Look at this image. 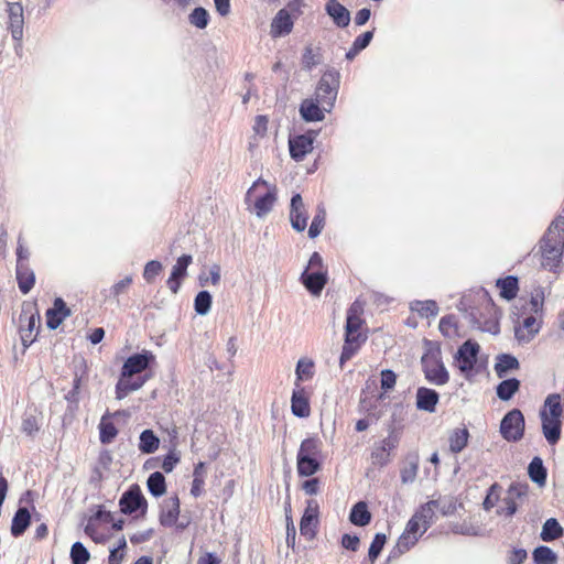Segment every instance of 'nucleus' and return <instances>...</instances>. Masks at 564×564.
I'll return each mask as SVG.
<instances>
[{"label": "nucleus", "mask_w": 564, "mask_h": 564, "mask_svg": "<svg viewBox=\"0 0 564 564\" xmlns=\"http://www.w3.org/2000/svg\"><path fill=\"white\" fill-rule=\"evenodd\" d=\"M438 402L440 393L436 390L426 387L417 388L415 401V406L417 410L425 411L427 413H434Z\"/></svg>", "instance_id": "bb28decb"}, {"label": "nucleus", "mask_w": 564, "mask_h": 564, "mask_svg": "<svg viewBox=\"0 0 564 564\" xmlns=\"http://www.w3.org/2000/svg\"><path fill=\"white\" fill-rule=\"evenodd\" d=\"M410 310L424 318L435 317L440 312L437 302L434 300H414L410 303Z\"/></svg>", "instance_id": "37998d69"}, {"label": "nucleus", "mask_w": 564, "mask_h": 564, "mask_svg": "<svg viewBox=\"0 0 564 564\" xmlns=\"http://www.w3.org/2000/svg\"><path fill=\"white\" fill-rule=\"evenodd\" d=\"M541 329V324L536 325V318L532 315L527 316L522 324L514 326V338L520 345L530 343Z\"/></svg>", "instance_id": "cd10ccee"}, {"label": "nucleus", "mask_w": 564, "mask_h": 564, "mask_svg": "<svg viewBox=\"0 0 564 564\" xmlns=\"http://www.w3.org/2000/svg\"><path fill=\"white\" fill-rule=\"evenodd\" d=\"M362 314L364 303L357 299L347 308L344 336L355 337L356 335H367V333L359 332L365 324V319L361 317Z\"/></svg>", "instance_id": "4468645a"}, {"label": "nucleus", "mask_w": 564, "mask_h": 564, "mask_svg": "<svg viewBox=\"0 0 564 564\" xmlns=\"http://www.w3.org/2000/svg\"><path fill=\"white\" fill-rule=\"evenodd\" d=\"M120 512L126 516L134 514V518H144L148 512V500L141 487L132 484L119 498Z\"/></svg>", "instance_id": "0eeeda50"}, {"label": "nucleus", "mask_w": 564, "mask_h": 564, "mask_svg": "<svg viewBox=\"0 0 564 564\" xmlns=\"http://www.w3.org/2000/svg\"><path fill=\"white\" fill-rule=\"evenodd\" d=\"M423 346H424V352L421 357V364L443 360L440 341L424 338Z\"/></svg>", "instance_id": "a18cd8bd"}, {"label": "nucleus", "mask_w": 564, "mask_h": 564, "mask_svg": "<svg viewBox=\"0 0 564 564\" xmlns=\"http://www.w3.org/2000/svg\"><path fill=\"white\" fill-rule=\"evenodd\" d=\"M399 442V433H395L391 430L390 432H388V436L380 442L379 446L382 448V451L391 453L398 447Z\"/></svg>", "instance_id": "338daca9"}, {"label": "nucleus", "mask_w": 564, "mask_h": 564, "mask_svg": "<svg viewBox=\"0 0 564 564\" xmlns=\"http://www.w3.org/2000/svg\"><path fill=\"white\" fill-rule=\"evenodd\" d=\"M540 257L541 267L557 273L562 268L564 253V216H556L533 249Z\"/></svg>", "instance_id": "f03ea898"}, {"label": "nucleus", "mask_w": 564, "mask_h": 564, "mask_svg": "<svg viewBox=\"0 0 564 564\" xmlns=\"http://www.w3.org/2000/svg\"><path fill=\"white\" fill-rule=\"evenodd\" d=\"M156 364L155 355L151 350L143 349L141 352L130 355L121 367L119 380L116 383V399L122 400L130 392L141 389L151 378L150 372Z\"/></svg>", "instance_id": "f257e3e1"}, {"label": "nucleus", "mask_w": 564, "mask_h": 564, "mask_svg": "<svg viewBox=\"0 0 564 564\" xmlns=\"http://www.w3.org/2000/svg\"><path fill=\"white\" fill-rule=\"evenodd\" d=\"M39 430L40 427L36 417L31 414L24 415L21 424V431L28 436L33 437L39 432Z\"/></svg>", "instance_id": "e2e57ef3"}, {"label": "nucleus", "mask_w": 564, "mask_h": 564, "mask_svg": "<svg viewBox=\"0 0 564 564\" xmlns=\"http://www.w3.org/2000/svg\"><path fill=\"white\" fill-rule=\"evenodd\" d=\"M321 130L308 129L301 134L289 135L290 156L295 162H302L314 149V142Z\"/></svg>", "instance_id": "9d476101"}, {"label": "nucleus", "mask_w": 564, "mask_h": 564, "mask_svg": "<svg viewBox=\"0 0 564 564\" xmlns=\"http://www.w3.org/2000/svg\"><path fill=\"white\" fill-rule=\"evenodd\" d=\"M339 86L340 73L334 67L327 68L316 85L315 98L322 100V105L327 106L325 107L327 112L335 107Z\"/></svg>", "instance_id": "423d86ee"}, {"label": "nucleus", "mask_w": 564, "mask_h": 564, "mask_svg": "<svg viewBox=\"0 0 564 564\" xmlns=\"http://www.w3.org/2000/svg\"><path fill=\"white\" fill-rule=\"evenodd\" d=\"M387 543V534L378 532L373 535V539L368 549V561L373 564L380 556L384 545Z\"/></svg>", "instance_id": "5fc2aeb1"}, {"label": "nucleus", "mask_w": 564, "mask_h": 564, "mask_svg": "<svg viewBox=\"0 0 564 564\" xmlns=\"http://www.w3.org/2000/svg\"><path fill=\"white\" fill-rule=\"evenodd\" d=\"M501 490V486L498 482H494L486 492V496L482 501V508L486 511L491 510L496 503L499 501V492Z\"/></svg>", "instance_id": "13d9d810"}, {"label": "nucleus", "mask_w": 564, "mask_h": 564, "mask_svg": "<svg viewBox=\"0 0 564 564\" xmlns=\"http://www.w3.org/2000/svg\"><path fill=\"white\" fill-rule=\"evenodd\" d=\"M530 480L539 487H544L547 480V468L540 456H534L528 465Z\"/></svg>", "instance_id": "f704fd0d"}, {"label": "nucleus", "mask_w": 564, "mask_h": 564, "mask_svg": "<svg viewBox=\"0 0 564 564\" xmlns=\"http://www.w3.org/2000/svg\"><path fill=\"white\" fill-rule=\"evenodd\" d=\"M314 368L315 364L312 359L308 358H301L296 362L295 367V382L300 383L305 380H310L314 377Z\"/></svg>", "instance_id": "49530a36"}, {"label": "nucleus", "mask_w": 564, "mask_h": 564, "mask_svg": "<svg viewBox=\"0 0 564 564\" xmlns=\"http://www.w3.org/2000/svg\"><path fill=\"white\" fill-rule=\"evenodd\" d=\"M349 521L356 527H366L371 522V512L366 501L356 502L349 512Z\"/></svg>", "instance_id": "c9c22d12"}, {"label": "nucleus", "mask_w": 564, "mask_h": 564, "mask_svg": "<svg viewBox=\"0 0 564 564\" xmlns=\"http://www.w3.org/2000/svg\"><path fill=\"white\" fill-rule=\"evenodd\" d=\"M405 420V411L404 405L402 402L394 403L392 405V414L387 423V431L390 432L391 430L395 433H400L403 429V422Z\"/></svg>", "instance_id": "09e8293b"}, {"label": "nucleus", "mask_w": 564, "mask_h": 564, "mask_svg": "<svg viewBox=\"0 0 564 564\" xmlns=\"http://www.w3.org/2000/svg\"><path fill=\"white\" fill-rule=\"evenodd\" d=\"M149 494L154 498H160L166 492L165 476L161 471H154L149 475L147 480Z\"/></svg>", "instance_id": "c03bdc74"}, {"label": "nucleus", "mask_w": 564, "mask_h": 564, "mask_svg": "<svg viewBox=\"0 0 564 564\" xmlns=\"http://www.w3.org/2000/svg\"><path fill=\"white\" fill-rule=\"evenodd\" d=\"M213 295L207 290L199 291L194 297V311L199 316H205L210 312Z\"/></svg>", "instance_id": "3c124183"}, {"label": "nucleus", "mask_w": 564, "mask_h": 564, "mask_svg": "<svg viewBox=\"0 0 564 564\" xmlns=\"http://www.w3.org/2000/svg\"><path fill=\"white\" fill-rule=\"evenodd\" d=\"M290 224L291 227L302 232L307 227L308 214L304 207L303 198L300 193H293L290 202Z\"/></svg>", "instance_id": "2eb2a0df"}, {"label": "nucleus", "mask_w": 564, "mask_h": 564, "mask_svg": "<svg viewBox=\"0 0 564 564\" xmlns=\"http://www.w3.org/2000/svg\"><path fill=\"white\" fill-rule=\"evenodd\" d=\"M325 219H326L325 207L323 205H318L316 208V213L312 219V223L308 227L307 235H308L310 239H315L322 234V230L325 226Z\"/></svg>", "instance_id": "603ef678"}, {"label": "nucleus", "mask_w": 564, "mask_h": 564, "mask_svg": "<svg viewBox=\"0 0 564 564\" xmlns=\"http://www.w3.org/2000/svg\"><path fill=\"white\" fill-rule=\"evenodd\" d=\"M321 441L316 436L304 438L296 454V470L300 477H312L322 469Z\"/></svg>", "instance_id": "39448f33"}, {"label": "nucleus", "mask_w": 564, "mask_h": 564, "mask_svg": "<svg viewBox=\"0 0 564 564\" xmlns=\"http://www.w3.org/2000/svg\"><path fill=\"white\" fill-rule=\"evenodd\" d=\"M160 446V438L151 429L140 433L138 448L142 454H153Z\"/></svg>", "instance_id": "79ce46f5"}, {"label": "nucleus", "mask_w": 564, "mask_h": 564, "mask_svg": "<svg viewBox=\"0 0 564 564\" xmlns=\"http://www.w3.org/2000/svg\"><path fill=\"white\" fill-rule=\"evenodd\" d=\"M368 335H356L355 337L344 336V345L339 356V367L343 369L367 341Z\"/></svg>", "instance_id": "c85d7f7f"}, {"label": "nucleus", "mask_w": 564, "mask_h": 564, "mask_svg": "<svg viewBox=\"0 0 564 564\" xmlns=\"http://www.w3.org/2000/svg\"><path fill=\"white\" fill-rule=\"evenodd\" d=\"M425 379L435 386H444L449 381V372L443 360L421 364Z\"/></svg>", "instance_id": "4be33fe9"}, {"label": "nucleus", "mask_w": 564, "mask_h": 564, "mask_svg": "<svg viewBox=\"0 0 564 564\" xmlns=\"http://www.w3.org/2000/svg\"><path fill=\"white\" fill-rule=\"evenodd\" d=\"M340 545L343 549L356 552L360 545V539L357 534L344 533L340 538Z\"/></svg>", "instance_id": "0e129e2a"}, {"label": "nucleus", "mask_w": 564, "mask_h": 564, "mask_svg": "<svg viewBox=\"0 0 564 564\" xmlns=\"http://www.w3.org/2000/svg\"><path fill=\"white\" fill-rule=\"evenodd\" d=\"M180 513L181 501L178 496L175 494L174 496L163 500L159 514V522L164 528H171L177 522Z\"/></svg>", "instance_id": "412c9836"}, {"label": "nucleus", "mask_w": 564, "mask_h": 564, "mask_svg": "<svg viewBox=\"0 0 564 564\" xmlns=\"http://www.w3.org/2000/svg\"><path fill=\"white\" fill-rule=\"evenodd\" d=\"M327 107L322 105V100L316 98H305L299 106L300 117L304 122H321L325 119V112Z\"/></svg>", "instance_id": "f3484780"}, {"label": "nucleus", "mask_w": 564, "mask_h": 564, "mask_svg": "<svg viewBox=\"0 0 564 564\" xmlns=\"http://www.w3.org/2000/svg\"><path fill=\"white\" fill-rule=\"evenodd\" d=\"M542 434L549 445L558 443L564 420V403L557 392L549 394L539 411Z\"/></svg>", "instance_id": "20e7f679"}, {"label": "nucleus", "mask_w": 564, "mask_h": 564, "mask_svg": "<svg viewBox=\"0 0 564 564\" xmlns=\"http://www.w3.org/2000/svg\"><path fill=\"white\" fill-rule=\"evenodd\" d=\"M32 523V514L26 506H18L10 525V533L13 538L22 536Z\"/></svg>", "instance_id": "393cba45"}, {"label": "nucleus", "mask_w": 564, "mask_h": 564, "mask_svg": "<svg viewBox=\"0 0 564 564\" xmlns=\"http://www.w3.org/2000/svg\"><path fill=\"white\" fill-rule=\"evenodd\" d=\"M478 294L482 302L486 303V310L490 314V317L484 323L481 322L482 315L478 314V310L470 305L466 296H463L459 300L457 310L464 314V317L468 321L473 329H478L496 336L500 333V311L490 296V293L485 288H480Z\"/></svg>", "instance_id": "7ed1b4c3"}, {"label": "nucleus", "mask_w": 564, "mask_h": 564, "mask_svg": "<svg viewBox=\"0 0 564 564\" xmlns=\"http://www.w3.org/2000/svg\"><path fill=\"white\" fill-rule=\"evenodd\" d=\"M180 460V454L175 451V448H172L167 452V454L163 456L161 467L166 474H170L174 470Z\"/></svg>", "instance_id": "680f3d73"}, {"label": "nucleus", "mask_w": 564, "mask_h": 564, "mask_svg": "<svg viewBox=\"0 0 564 564\" xmlns=\"http://www.w3.org/2000/svg\"><path fill=\"white\" fill-rule=\"evenodd\" d=\"M457 327L456 316L454 314L444 315L440 319L438 330L444 337H454L456 335Z\"/></svg>", "instance_id": "4d7b16f0"}, {"label": "nucleus", "mask_w": 564, "mask_h": 564, "mask_svg": "<svg viewBox=\"0 0 564 564\" xmlns=\"http://www.w3.org/2000/svg\"><path fill=\"white\" fill-rule=\"evenodd\" d=\"M69 558L72 564H87L90 560V552L80 541L70 546Z\"/></svg>", "instance_id": "864d4df0"}, {"label": "nucleus", "mask_w": 564, "mask_h": 564, "mask_svg": "<svg viewBox=\"0 0 564 564\" xmlns=\"http://www.w3.org/2000/svg\"><path fill=\"white\" fill-rule=\"evenodd\" d=\"M99 441L104 445L112 443L117 437L119 431L115 423L110 420V412L107 411L100 419L99 425Z\"/></svg>", "instance_id": "e433bc0d"}, {"label": "nucleus", "mask_w": 564, "mask_h": 564, "mask_svg": "<svg viewBox=\"0 0 564 564\" xmlns=\"http://www.w3.org/2000/svg\"><path fill=\"white\" fill-rule=\"evenodd\" d=\"M521 387V381L516 377L503 378L496 386V394L499 400L503 402L510 401L517 392H519Z\"/></svg>", "instance_id": "72a5a7b5"}, {"label": "nucleus", "mask_w": 564, "mask_h": 564, "mask_svg": "<svg viewBox=\"0 0 564 564\" xmlns=\"http://www.w3.org/2000/svg\"><path fill=\"white\" fill-rule=\"evenodd\" d=\"M72 314L70 308L62 297H55L53 306L45 312L46 327L51 330L58 328Z\"/></svg>", "instance_id": "aec40b11"}, {"label": "nucleus", "mask_w": 564, "mask_h": 564, "mask_svg": "<svg viewBox=\"0 0 564 564\" xmlns=\"http://www.w3.org/2000/svg\"><path fill=\"white\" fill-rule=\"evenodd\" d=\"M193 262L191 254L184 253L176 259L175 264L172 267L171 274L166 284L172 293H178L184 279L187 276V268Z\"/></svg>", "instance_id": "dca6fc26"}, {"label": "nucleus", "mask_w": 564, "mask_h": 564, "mask_svg": "<svg viewBox=\"0 0 564 564\" xmlns=\"http://www.w3.org/2000/svg\"><path fill=\"white\" fill-rule=\"evenodd\" d=\"M496 286L499 289V295L506 301H512L519 292V278L517 275H507L496 280Z\"/></svg>", "instance_id": "473e14b6"}, {"label": "nucleus", "mask_w": 564, "mask_h": 564, "mask_svg": "<svg viewBox=\"0 0 564 564\" xmlns=\"http://www.w3.org/2000/svg\"><path fill=\"white\" fill-rule=\"evenodd\" d=\"M419 454L409 453L405 457V465L400 470L401 481L403 484H412L417 475L419 470Z\"/></svg>", "instance_id": "ea45409f"}, {"label": "nucleus", "mask_w": 564, "mask_h": 564, "mask_svg": "<svg viewBox=\"0 0 564 564\" xmlns=\"http://www.w3.org/2000/svg\"><path fill=\"white\" fill-rule=\"evenodd\" d=\"M163 265L159 260H150L144 265L143 279L148 283H152L155 280V278L161 273Z\"/></svg>", "instance_id": "052dcab7"}, {"label": "nucleus", "mask_w": 564, "mask_h": 564, "mask_svg": "<svg viewBox=\"0 0 564 564\" xmlns=\"http://www.w3.org/2000/svg\"><path fill=\"white\" fill-rule=\"evenodd\" d=\"M325 12L339 29H345L350 24V11L338 0H328L325 3Z\"/></svg>", "instance_id": "5701e85b"}, {"label": "nucleus", "mask_w": 564, "mask_h": 564, "mask_svg": "<svg viewBox=\"0 0 564 564\" xmlns=\"http://www.w3.org/2000/svg\"><path fill=\"white\" fill-rule=\"evenodd\" d=\"M291 412L299 419H306L311 415L310 395L300 383H294L291 395Z\"/></svg>", "instance_id": "a211bd4d"}, {"label": "nucleus", "mask_w": 564, "mask_h": 564, "mask_svg": "<svg viewBox=\"0 0 564 564\" xmlns=\"http://www.w3.org/2000/svg\"><path fill=\"white\" fill-rule=\"evenodd\" d=\"M525 431V419L521 410L514 408L508 411L500 421L499 433L510 443L522 440Z\"/></svg>", "instance_id": "1a4fd4ad"}, {"label": "nucleus", "mask_w": 564, "mask_h": 564, "mask_svg": "<svg viewBox=\"0 0 564 564\" xmlns=\"http://www.w3.org/2000/svg\"><path fill=\"white\" fill-rule=\"evenodd\" d=\"M564 535V529L556 518H549L542 525L540 539L543 542H552Z\"/></svg>", "instance_id": "a19ab883"}, {"label": "nucleus", "mask_w": 564, "mask_h": 564, "mask_svg": "<svg viewBox=\"0 0 564 564\" xmlns=\"http://www.w3.org/2000/svg\"><path fill=\"white\" fill-rule=\"evenodd\" d=\"M319 524V506L317 501L311 499L306 502V508L300 520V533L308 540H313L317 534Z\"/></svg>", "instance_id": "f8f14e48"}, {"label": "nucleus", "mask_w": 564, "mask_h": 564, "mask_svg": "<svg viewBox=\"0 0 564 564\" xmlns=\"http://www.w3.org/2000/svg\"><path fill=\"white\" fill-rule=\"evenodd\" d=\"M480 352L479 344L474 339L465 340L454 355V360L457 362V368L466 379L475 376V367L478 361Z\"/></svg>", "instance_id": "6e6552de"}, {"label": "nucleus", "mask_w": 564, "mask_h": 564, "mask_svg": "<svg viewBox=\"0 0 564 564\" xmlns=\"http://www.w3.org/2000/svg\"><path fill=\"white\" fill-rule=\"evenodd\" d=\"M188 23L196 29L204 30L210 22V14L204 7H195L187 17Z\"/></svg>", "instance_id": "8fccbe9b"}, {"label": "nucleus", "mask_w": 564, "mask_h": 564, "mask_svg": "<svg viewBox=\"0 0 564 564\" xmlns=\"http://www.w3.org/2000/svg\"><path fill=\"white\" fill-rule=\"evenodd\" d=\"M495 372L499 379L507 378V375L511 371L520 369V361L518 358L509 352H501L497 355L496 362L494 365Z\"/></svg>", "instance_id": "c756f323"}, {"label": "nucleus", "mask_w": 564, "mask_h": 564, "mask_svg": "<svg viewBox=\"0 0 564 564\" xmlns=\"http://www.w3.org/2000/svg\"><path fill=\"white\" fill-rule=\"evenodd\" d=\"M278 198L276 186L269 187L267 192L258 196L253 203L256 216L262 218L269 214Z\"/></svg>", "instance_id": "2f4dec72"}, {"label": "nucleus", "mask_w": 564, "mask_h": 564, "mask_svg": "<svg viewBox=\"0 0 564 564\" xmlns=\"http://www.w3.org/2000/svg\"><path fill=\"white\" fill-rule=\"evenodd\" d=\"M305 7L304 0H290L284 8L290 17H293V21L303 14V8Z\"/></svg>", "instance_id": "69168bd1"}, {"label": "nucleus", "mask_w": 564, "mask_h": 564, "mask_svg": "<svg viewBox=\"0 0 564 564\" xmlns=\"http://www.w3.org/2000/svg\"><path fill=\"white\" fill-rule=\"evenodd\" d=\"M420 523L423 525V531L421 534L426 532L434 523L435 512L434 510H430L424 505H421L413 513V516Z\"/></svg>", "instance_id": "6e6d98bb"}, {"label": "nucleus", "mask_w": 564, "mask_h": 564, "mask_svg": "<svg viewBox=\"0 0 564 564\" xmlns=\"http://www.w3.org/2000/svg\"><path fill=\"white\" fill-rule=\"evenodd\" d=\"M294 28L293 17L286 13V10H279L270 24V35L272 39H280L289 35Z\"/></svg>", "instance_id": "b1692460"}, {"label": "nucleus", "mask_w": 564, "mask_h": 564, "mask_svg": "<svg viewBox=\"0 0 564 564\" xmlns=\"http://www.w3.org/2000/svg\"><path fill=\"white\" fill-rule=\"evenodd\" d=\"M15 279L20 292L24 295L30 293L36 281L35 272L30 264L15 265Z\"/></svg>", "instance_id": "7c9ffc66"}, {"label": "nucleus", "mask_w": 564, "mask_h": 564, "mask_svg": "<svg viewBox=\"0 0 564 564\" xmlns=\"http://www.w3.org/2000/svg\"><path fill=\"white\" fill-rule=\"evenodd\" d=\"M300 281L312 295L318 296L328 283V273L326 270L310 271L305 268Z\"/></svg>", "instance_id": "6ab92c4d"}, {"label": "nucleus", "mask_w": 564, "mask_h": 564, "mask_svg": "<svg viewBox=\"0 0 564 564\" xmlns=\"http://www.w3.org/2000/svg\"><path fill=\"white\" fill-rule=\"evenodd\" d=\"M470 434L467 427L454 429L448 436L449 451L453 454H458L468 445Z\"/></svg>", "instance_id": "4c0bfd02"}, {"label": "nucleus", "mask_w": 564, "mask_h": 564, "mask_svg": "<svg viewBox=\"0 0 564 564\" xmlns=\"http://www.w3.org/2000/svg\"><path fill=\"white\" fill-rule=\"evenodd\" d=\"M528 558V552L523 547H512L508 554V564H523Z\"/></svg>", "instance_id": "774afa93"}, {"label": "nucleus", "mask_w": 564, "mask_h": 564, "mask_svg": "<svg viewBox=\"0 0 564 564\" xmlns=\"http://www.w3.org/2000/svg\"><path fill=\"white\" fill-rule=\"evenodd\" d=\"M19 333L24 348H29L35 340L40 332V313L37 311L30 313L24 306L19 316Z\"/></svg>", "instance_id": "9b49d317"}, {"label": "nucleus", "mask_w": 564, "mask_h": 564, "mask_svg": "<svg viewBox=\"0 0 564 564\" xmlns=\"http://www.w3.org/2000/svg\"><path fill=\"white\" fill-rule=\"evenodd\" d=\"M532 558L534 564H556L558 556L547 545H538L532 551Z\"/></svg>", "instance_id": "de8ad7c7"}, {"label": "nucleus", "mask_w": 564, "mask_h": 564, "mask_svg": "<svg viewBox=\"0 0 564 564\" xmlns=\"http://www.w3.org/2000/svg\"><path fill=\"white\" fill-rule=\"evenodd\" d=\"M86 370H87L86 361H85V359H82V361H80V372H79V370H76L74 372L73 387L65 394V400L67 401V411L70 412V413H74L76 410H78V405H79V391H80V386H82L83 378L86 375Z\"/></svg>", "instance_id": "a878e982"}, {"label": "nucleus", "mask_w": 564, "mask_h": 564, "mask_svg": "<svg viewBox=\"0 0 564 564\" xmlns=\"http://www.w3.org/2000/svg\"><path fill=\"white\" fill-rule=\"evenodd\" d=\"M8 30L11 32V36L15 44V50L21 48L23 39V7L20 2H8Z\"/></svg>", "instance_id": "ddd939ff"}, {"label": "nucleus", "mask_w": 564, "mask_h": 564, "mask_svg": "<svg viewBox=\"0 0 564 564\" xmlns=\"http://www.w3.org/2000/svg\"><path fill=\"white\" fill-rule=\"evenodd\" d=\"M321 47H313L311 44L306 45L303 50L301 57L302 69L312 72L317 65L322 64L323 55Z\"/></svg>", "instance_id": "58836bf2"}, {"label": "nucleus", "mask_w": 564, "mask_h": 564, "mask_svg": "<svg viewBox=\"0 0 564 564\" xmlns=\"http://www.w3.org/2000/svg\"><path fill=\"white\" fill-rule=\"evenodd\" d=\"M398 376L392 369H382L380 372V388L384 392L394 389Z\"/></svg>", "instance_id": "bf43d9fd"}]
</instances>
